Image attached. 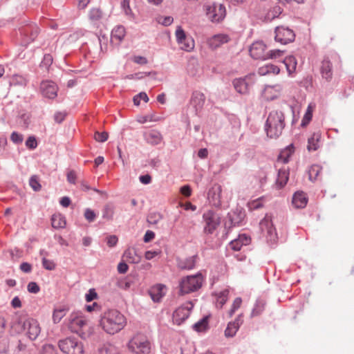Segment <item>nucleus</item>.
Returning <instances> with one entry per match:
<instances>
[{
    "label": "nucleus",
    "mask_w": 354,
    "mask_h": 354,
    "mask_svg": "<svg viewBox=\"0 0 354 354\" xmlns=\"http://www.w3.org/2000/svg\"><path fill=\"white\" fill-rule=\"evenodd\" d=\"M293 31L283 26L277 27L275 30V40L282 44H286L295 39Z\"/></svg>",
    "instance_id": "obj_13"
},
{
    "label": "nucleus",
    "mask_w": 354,
    "mask_h": 354,
    "mask_svg": "<svg viewBox=\"0 0 354 354\" xmlns=\"http://www.w3.org/2000/svg\"><path fill=\"white\" fill-rule=\"evenodd\" d=\"M126 35L125 28L122 26H115L111 31V42L115 44H119L124 38Z\"/></svg>",
    "instance_id": "obj_22"
},
{
    "label": "nucleus",
    "mask_w": 354,
    "mask_h": 354,
    "mask_svg": "<svg viewBox=\"0 0 354 354\" xmlns=\"http://www.w3.org/2000/svg\"><path fill=\"white\" fill-rule=\"evenodd\" d=\"M265 303L262 301H257L252 309L250 317H254L260 315L264 310Z\"/></svg>",
    "instance_id": "obj_40"
},
{
    "label": "nucleus",
    "mask_w": 354,
    "mask_h": 354,
    "mask_svg": "<svg viewBox=\"0 0 354 354\" xmlns=\"http://www.w3.org/2000/svg\"><path fill=\"white\" fill-rule=\"evenodd\" d=\"M203 218L205 221L204 232L212 234L220 225L221 218L219 216L212 211H207L203 214Z\"/></svg>",
    "instance_id": "obj_7"
},
{
    "label": "nucleus",
    "mask_w": 354,
    "mask_h": 354,
    "mask_svg": "<svg viewBox=\"0 0 354 354\" xmlns=\"http://www.w3.org/2000/svg\"><path fill=\"white\" fill-rule=\"evenodd\" d=\"M39 32V28L35 25L31 24L26 26L21 30V33L27 37V41H32L37 37Z\"/></svg>",
    "instance_id": "obj_27"
},
{
    "label": "nucleus",
    "mask_w": 354,
    "mask_h": 354,
    "mask_svg": "<svg viewBox=\"0 0 354 354\" xmlns=\"http://www.w3.org/2000/svg\"><path fill=\"white\" fill-rule=\"evenodd\" d=\"M97 297V293L94 289L89 290L88 292L86 295V300L89 302L93 301Z\"/></svg>",
    "instance_id": "obj_63"
},
{
    "label": "nucleus",
    "mask_w": 354,
    "mask_h": 354,
    "mask_svg": "<svg viewBox=\"0 0 354 354\" xmlns=\"http://www.w3.org/2000/svg\"><path fill=\"white\" fill-rule=\"evenodd\" d=\"M27 288L29 292L35 294L39 292L40 290L39 286L35 282H30Z\"/></svg>",
    "instance_id": "obj_62"
},
{
    "label": "nucleus",
    "mask_w": 354,
    "mask_h": 354,
    "mask_svg": "<svg viewBox=\"0 0 354 354\" xmlns=\"http://www.w3.org/2000/svg\"><path fill=\"white\" fill-rule=\"evenodd\" d=\"M281 12V8L279 6H274L267 12L265 19L267 21H272L277 17Z\"/></svg>",
    "instance_id": "obj_41"
},
{
    "label": "nucleus",
    "mask_w": 354,
    "mask_h": 354,
    "mask_svg": "<svg viewBox=\"0 0 354 354\" xmlns=\"http://www.w3.org/2000/svg\"><path fill=\"white\" fill-rule=\"evenodd\" d=\"M142 100L145 102L149 101V97L146 93L141 92L138 95L134 96L133 97V103L135 105L138 106L140 103V100Z\"/></svg>",
    "instance_id": "obj_48"
},
{
    "label": "nucleus",
    "mask_w": 354,
    "mask_h": 354,
    "mask_svg": "<svg viewBox=\"0 0 354 354\" xmlns=\"http://www.w3.org/2000/svg\"><path fill=\"white\" fill-rule=\"evenodd\" d=\"M206 14L212 21L219 22L225 17V8L222 4L214 3L207 6Z\"/></svg>",
    "instance_id": "obj_10"
},
{
    "label": "nucleus",
    "mask_w": 354,
    "mask_h": 354,
    "mask_svg": "<svg viewBox=\"0 0 354 354\" xmlns=\"http://www.w3.org/2000/svg\"><path fill=\"white\" fill-rule=\"evenodd\" d=\"M59 349L66 354H83V344L75 337H67L58 342Z\"/></svg>",
    "instance_id": "obj_6"
},
{
    "label": "nucleus",
    "mask_w": 354,
    "mask_h": 354,
    "mask_svg": "<svg viewBox=\"0 0 354 354\" xmlns=\"http://www.w3.org/2000/svg\"><path fill=\"white\" fill-rule=\"evenodd\" d=\"M194 307L191 301H187L180 307L178 308L173 313V321L175 324L180 325L188 318L190 311Z\"/></svg>",
    "instance_id": "obj_12"
},
{
    "label": "nucleus",
    "mask_w": 354,
    "mask_h": 354,
    "mask_svg": "<svg viewBox=\"0 0 354 354\" xmlns=\"http://www.w3.org/2000/svg\"><path fill=\"white\" fill-rule=\"evenodd\" d=\"M321 133L319 132L314 133L308 140L307 149L309 151H315L319 147V140Z\"/></svg>",
    "instance_id": "obj_33"
},
{
    "label": "nucleus",
    "mask_w": 354,
    "mask_h": 354,
    "mask_svg": "<svg viewBox=\"0 0 354 354\" xmlns=\"http://www.w3.org/2000/svg\"><path fill=\"white\" fill-rule=\"evenodd\" d=\"M280 69L278 66L273 64H266L259 68L258 73L260 75H266L268 74L277 75Z\"/></svg>",
    "instance_id": "obj_34"
},
{
    "label": "nucleus",
    "mask_w": 354,
    "mask_h": 354,
    "mask_svg": "<svg viewBox=\"0 0 354 354\" xmlns=\"http://www.w3.org/2000/svg\"><path fill=\"white\" fill-rule=\"evenodd\" d=\"M283 52L280 50H270L269 53H267V59H274L280 57L283 55Z\"/></svg>",
    "instance_id": "obj_58"
},
{
    "label": "nucleus",
    "mask_w": 354,
    "mask_h": 354,
    "mask_svg": "<svg viewBox=\"0 0 354 354\" xmlns=\"http://www.w3.org/2000/svg\"><path fill=\"white\" fill-rule=\"evenodd\" d=\"M176 41L183 50L191 52L195 46L194 40L187 37L180 26H178L175 32Z\"/></svg>",
    "instance_id": "obj_9"
},
{
    "label": "nucleus",
    "mask_w": 354,
    "mask_h": 354,
    "mask_svg": "<svg viewBox=\"0 0 354 354\" xmlns=\"http://www.w3.org/2000/svg\"><path fill=\"white\" fill-rule=\"evenodd\" d=\"M250 243V238L245 234L239 235V237L230 243V247L234 251H239L243 245H247Z\"/></svg>",
    "instance_id": "obj_26"
},
{
    "label": "nucleus",
    "mask_w": 354,
    "mask_h": 354,
    "mask_svg": "<svg viewBox=\"0 0 354 354\" xmlns=\"http://www.w3.org/2000/svg\"><path fill=\"white\" fill-rule=\"evenodd\" d=\"M41 354H56L55 348L51 344H46L42 348Z\"/></svg>",
    "instance_id": "obj_56"
},
{
    "label": "nucleus",
    "mask_w": 354,
    "mask_h": 354,
    "mask_svg": "<svg viewBox=\"0 0 354 354\" xmlns=\"http://www.w3.org/2000/svg\"><path fill=\"white\" fill-rule=\"evenodd\" d=\"M289 177V171L288 168L283 167L279 169L277 178V185L280 187H283L288 180Z\"/></svg>",
    "instance_id": "obj_31"
},
{
    "label": "nucleus",
    "mask_w": 354,
    "mask_h": 354,
    "mask_svg": "<svg viewBox=\"0 0 354 354\" xmlns=\"http://www.w3.org/2000/svg\"><path fill=\"white\" fill-rule=\"evenodd\" d=\"M294 153V147L292 145L288 146L286 148L283 149L277 158L276 167H279V164H284L288 162L289 158Z\"/></svg>",
    "instance_id": "obj_28"
},
{
    "label": "nucleus",
    "mask_w": 354,
    "mask_h": 354,
    "mask_svg": "<svg viewBox=\"0 0 354 354\" xmlns=\"http://www.w3.org/2000/svg\"><path fill=\"white\" fill-rule=\"evenodd\" d=\"M26 145L30 149H34L37 147V142L34 136H30L26 142Z\"/></svg>",
    "instance_id": "obj_57"
},
{
    "label": "nucleus",
    "mask_w": 354,
    "mask_h": 354,
    "mask_svg": "<svg viewBox=\"0 0 354 354\" xmlns=\"http://www.w3.org/2000/svg\"><path fill=\"white\" fill-rule=\"evenodd\" d=\"M126 325L124 316L116 310H109L101 316L100 326L108 334L114 335Z\"/></svg>",
    "instance_id": "obj_1"
},
{
    "label": "nucleus",
    "mask_w": 354,
    "mask_h": 354,
    "mask_svg": "<svg viewBox=\"0 0 354 354\" xmlns=\"http://www.w3.org/2000/svg\"><path fill=\"white\" fill-rule=\"evenodd\" d=\"M29 185L35 192H39L41 189V185L39 183V178L37 175H33L30 178Z\"/></svg>",
    "instance_id": "obj_42"
},
{
    "label": "nucleus",
    "mask_w": 354,
    "mask_h": 354,
    "mask_svg": "<svg viewBox=\"0 0 354 354\" xmlns=\"http://www.w3.org/2000/svg\"><path fill=\"white\" fill-rule=\"evenodd\" d=\"M242 322L241 315H239L234 322H229L225 330V336L226 337H234L240 326L242 324Z\"/></svg>",
    "instance_id": "obj_20"
},
{
    "label": "nucleus",
    "mask_w": 354,
    "mask_h": 354,
    "mask_svg": "<svg viewBox=\"0 0 354 354\" xmlns=\"http://www.w3.org/2000/svg\"><path fill=\"white\" fill-rule=\"evenodd\" d=\"M205 281V277L201 272L188 275L180 279L179 281L180 295L189 294L201 288Z\"/></svg>",
    "instance_id": "obj_4"
},
{
    "label": "nucleus",
    "mask_w": 354,
    "mask_h": 354,
    "mask_svg": "<svg viewBox=\"0 0 354 354\" xmlns=\"http://www.w3.org/2000/svg\"><path fill=\"white\" fill-rule=\"evenodd\" d=\"M24 330L26 331V335L31 340H35L41 333V327L37 320L28 318L24 321L22 324Z\"/></svg>",
    "instance_id": "obj_11"
},
{
    "label": "nucleus",
    "mask_w": 354,
    "mask_h": 354,
    "mask_svg": "<svg viewBox=\"0 0 354 354\" xmlns=\"http://www.w3.org/2000/svg\"><path fill=\"white\" fill-rule=\"evenodd\" d=\"M221 192L222 189L219 185H215L209 191L208 199L209 202L215 207H220L221 205Z\"/></svg>",
    "instance_id": "obj_19"
},
{
    "label": "nucleus",
    "mask_w": 354,
    "mask_h": 354,
    "mask_svg": "<svg viewBox=\"0 0 354 354\" xmlns=\"http://www.w3.org/2000/svg\"><path fill=\"white\" fill-rule=\"evenodd\" d=\"M109 135L106 132H95L94 138L97 142H105L108 139Z\"/></svg>",
    "instance_id": "obj_54"
},
{
    "label": "nucleus",
    "mask_w": 354,
    "mask_h": 354,
    "mask_svg": "<svg viewBox=\"0 0 354 354\" xmlns=\"http://www.w3.org/2000/svg\"><path fill=\"white\" fill-rule=\"evenodd\" d=\"M10 140L16 144L21 143L23 141V136L17 132H12L10 136Z\"/></svg>",
    "instance_id": "obj_59"
},
{
    "label": "nucleus",
    "mask_w": 354,
    "mask_h": 354,
    "mask_svg": "<svg viewBox=\"0 0 354 354\" xmlns=\"http://www.w3.org/2000/svg\"><path fill=\"white\" fill-rule=\"evenodd\" d=\"M114 214V207L111 204H106L102 209V218L111 220Z\"/></svg>",
    "instance_id": "obj_39"
},
{
    "label": "nucleus",
    "mask_w": 354,
    "mask_h": 354,
    "mask_svg": "<svg viewBox=\"0 0 354 354\" xmlns=\"http://www.w3.org/2000/svg\"><path fill=\"white\" fill-rule=\"evenodd\" d=\"M205 95L200 91H194L191 98V104L194 107L196 112L201 110L205 104Z\"/></svg>",
    "instance_id": "obj_23"
},
{
    "label": "nucleus",
    "mask_w": 354,
    "mask_h": 354,
    "mask_svg": "<svg viewBox=\"0 0 354 354\" xmlns=\"http://www.w3.org/2000/svg\"><path fill=\"white\" fill-rule=\"evenodd\" d=\"M322 168L318 165H313L308 170L309 179L312 181L319 180V176Z\"/></svg>",
    "instance_id": "obj_38"
},
{
    "label": "nucleus",
    "mask_w": 354,
    "mask_h": 354,
    "mask_svg": "<svg viewBox=\"0 0 354 354\" xmlns=\"http://www.w3.org/2000/svg\"><path fill=\"white\" fill-rule=\"evenodd\" d=\"M51 223L53 228L60 229L65 227L66 221L64 216L59 213H57L52 216Z\"/></svg>",
    "instance_id": "obj_32"
},
{
    "label": "nucleus",
    "mask_w": 354,
    "mask_h": 354,
    "mask_svg": "<svg viewBox=\"0 0 354 354\" xmlns=\"http://www.w3.org/2000/svg\"><path fill=\"white\" fill-rule=\"evenodd\" d=\"M66 312L64 309H56L53 314V320L54 323H58L65 316Z\"/></svg>",
    "instance_id": "obj_44"
},
{
    "label": "nucleus",
    "mask_w": 354,
    "mask_h": 354,
    "mask_svg": "<svg viewBox=\"0 0 354 354\" xmlns=\"http://www.w3.org/2000/svg\"><path fill=\"white\" fill-rule=\"evenodd\" d=\"M252 77L253 75H250L244 78L235 79L233 81L235 90L239 93H247L248 92V86L249 84L252 82Z\"/></svg>",
    "instance_id": "obj_16"
},
{
    "label": "nucleus",
    "mask_w": 354,
    "mask_h": 354,
    "mask_svg": "<svg viewBox=\"0 0 354 354\" xmlns=\"http://www.w3.org/2000/svg\"><path fill=\"white\" fill-rule=\"evenodd\" d=\"M118 241V239L115 235H110L106 237V244L110 248L116 245Z\"/></svg>",
    "instance_id": "obj_60"
},
{
    "label": "nucleus",
    "mask_w": 354,
    "mask_h": 354,
    "mask_svg": "<svg viewBox=\"0 0 354 354\" xmlns=\"http://www.w3.org/2000/svg\"><path fill=\"white\" fill-rule=\"evenodd\" d=\"M230 38L228 35L225 34L216 35L207 41L209 46L212 49H216L221 45L226 44L229 41Z\"/></svg>",
    "instance_id": "obj_21"
},
{
    "label": "nucleus",
    "mask_w": 354,
    "mask_h": 354,
    "mask_svg": "<svg viewBox=\"0 0 354 354\" xmlns=\"http://www.w3.org/2000/svg\"><path fill=\"white\" fill-rule=\"evenodd\" d=\"M84 216L88 222H93L96 217V214L94 211L89 208L85 209Z\"/></svg>",
    "instance_id": "obj_53"
},
{
    "label": "nucleus",
    "mask_w": 354,
    "mask_h": 354,
    "mask_svg": "<svg viewBox=\"0 0 354 354\" xmlns=\"http://www.w3.org/2000/svg\"><path fill=\"white\" fill-rule=\"evenodd\" d=\"M102 11L99 8H93L89 12V18L91 20H99L102 18Z\"/></svg>",
    "instance_id": "obj_47"
},
{
    "label": "nucleus",
    "mask_w": 354,
    "mask_h": 354,
    "mask_svg": "<svg viewBox=\"0 0 354 354\" xmlns=\"http://www.w3.org/2000/svg\"><path fill=\"white\" fill-rule=\"evenodd\" d=\"M241 304L242 300L240 297H237L234 300L232 307L227 313L229 317H231L234 314L236 310L241 307Z\"/></svg>",
    "instance_id": "obj_43"
},
{
    "label": "nucleus",
    "mask_w": 354,
    "mask_h": 354,
    "mask_svg": "<svg viewBox=\"0 0 354 354\" xmlns=\"http://www.w3.org/2000/svg\"><path fill=\"white\" fill-rule=\"evenodd\" d=\"M144 137L148 143L153 145H158L162 140L161 133L158 131L154 129L145 132Z\"/></svg>",
    "instance_id": "obj_25"
},
{
    "label": "nucleus",
    "mask_w": 354,
    "mask_h": 354,
    "mask_svg": "<svg viewBox=\"0 0 354 354\" xmlns=\"http://www.w3.org/2000/svg\"><path fill=\"white\" fill-rule=\"evenodd\" d=\"M207 326V319L203 318L201 321L196 323L194 326V328L197 331H203L204 330Z\"/></svg>",
    "instance_id": "obj_49"
},
{
    "label": "nucleus",
    "mask_w": 354,
    "mask_h": 354,
    "mask_svg": "<svg viewBox=\"0 0 354 354\" xmlns=\"http://www.w3.org/2000/svg\"><path fill=\"white\" fill-rule=\"evenodd\" d=\"M98 354H119V352L114 345L106 343L99 348Z\"/></svg>",
    "instance_id": "obj_35"
},
{
    "label": "nucleus",
    "mask_w": 354,
    "mask_h": 354,
    "mask_svg": "<svg viewBox=\"0 0 354 354\" xmlns=\"http://www.w3.org/2000/svg\"><path fill=\"white\" fill-rule=\"evenodd\" d=\"M283 64H285L287 71L290 75L295 71L297 67V61L295 57H286L283 60Z\"/></svg>",
    "instance_id": "obj_36"
},
{
    "label": "nucleus",
    "mask_w": 354,
    "mask_h": 354,
    "mask_svg": "<svg viewBox=\"0 0 354 354\" xmlns=\"http://www.w3.org/2000/svg\"><path fill=\"white\" fill-rule=\"evenodd\" d=\"M180 193L186 197H189L192 194V189L189 185H184L180 188Z\"/></svg>",
    "instance_id": "obj_64"
},
{
    "label": "nucleus",
    "mask_w": 354,
    "mask_h": 354,
    "mask_svg": "<svg viewBox=\"0 0 354 354\" xmlns=\"http://www.w3.org/2000/svg\"><path fill=\"white\" fill-rule=\"evenodd\" d=\"M135 253L133 250L128 249L124 252V256L130 263H137L138 259L133 257Z\"/></svg>",
    "instance_id": "obj_50"
},
{
    "label": "nucleus",
    "mask_w": 354,
    "mask_h": 354,
    "mask_svg": "<svg viewBox=\"0 0 354 354\" xmlns=\"http://www.w3.org/2000/svg\"><path fill=\"white\" fill-rule=\"evenodd\" d=\"M229 290L225 289L221 291L219 293L216 294V305L217 307L221 308L226 303L228 299Z\"/></svg>",
    "instance_id": "obj_37"
},
{
    "label": "nucleus",
    "mask_w": 354,
    "mask_h": 354,
    "mask_svg": "<svg viewBox=\"0 0 354 354\" xmlns=\"http://www.w3.org/2000/svg\"><path fill=\"white\" fill-rule=\"evenodd\" d=\"M282 87L280 85L266 86L262 95L267 100H272L281 95Z\"/></svg>",
    "instance_id": "obj_18"
},
{
    "label": "nucleus",
    "mask_w": 354,
    "mask_h": 354,
    "mask_svg": "<svg viewBox=\"0 0 354 354\" xmlns=\"http://www.w3.org/2000/svg\"><path fill=\"white\" fill-rule=\"evenodd\" d=\"M41 91L43 95L49 99H54L57 96V86L50 81H44L41 84Z\"/></svg>",
    "instance_id": "obj_15"
},
{
    "label": "nucleus",
    "mask_w": 354,
    "mask_h": 354,
    "mask_svg": "<svg viewBox=\"0 0 354 354\" xmlns=\"http://www.w3.org/2000/svg\"><path fill=\"white\" fill-rule=\"evenodd\" d=\"M248 205L250 209H257L261 207L263 204L261 203V199L258 198L249 203Z\"/></svg>",
    "instance_id": "obj_61"
},
{
    "label": "nucleus",
    "mask_w": 354,
    "mask_h": 354,
    "mask_svg": "<svg viewBox=\"0 0 354 354\" xmlns=\"http://www.w3.org/2000/svg\"><path fill=\"white\" fill-rule=\"evenodd\" d=\"M128 348L135 354H149L151 345L146 336L138 334L129 340Z\"/></svg>",
    "instance_id": "obj_5"
},
{
    "label": "nucleus",
    "mask_w": 354,
    "mask_h": 354,
    "mask_svg": "<svg viewBox=\"0 0 354 354\" xmlns=\"http://www.w3.org/2000/svg\"><path fill=\"white\" fill-rule=\"evenodd\" d=\"M11 84L13 85L24 86L26 84V80L21 75H15L11 78Z\"/></svg>",
    "instance_id": "obj_46"
},
{
    "label": "nucleus",
    "mask_w": 354,
    "mask_h": 354,
    "mask_svg": "<svg viewBox=\"0 0 354 354\" xmlns=\"http://www.w3.org/2000/svg\"><path fill=\"white\" fill-rule=\"evenodd\" d=\"M285 127L284 115L281 111H271L266 123L267 136L270 138H277L282 133Z\"/></svg>",
    "instance_id": "obj_3"
},
{
    "label": "nucleus",
    "mask_w": 354,
    "mask_h": 354,
    "mask_svg": "<svg viewBox=\"0 0 354 354\" xmlns=\"http://www.w3.org/2000/svg\"><path fill=\"white\" fill-rule=\"evenodd\" d=\"M156 21L158 24L167 26L173 23L174 19L171 16H158Z\"/></svg>",
    "instance_id": "obj_45"
},
{
    "label": "nucleus",
    "mask_w": 354,
    "mask_h": 354,
    "mask_svg": "<svg viewBox=\"0 0 354 354\" xmlns=\"http://www.w3.org/2000/svg\"><path fill=\"white\" fill-rule=\"evenodd\" d=\"M158 121V118H156L153 115H147L140 116L138 118V122L140 124H144L147 122Z\"/></svg>",
    "instance_id": "obj_55"
},
{
    "label": "nucleus",
    "mask_w": 354,
    "mask_h": 354,
    "mask_svg": "<svg viewBox=\"0 0 354 354\" xmlns=\"http://www.w3.org/2000/svg\"><path fill=\"white\" fill-rule=\"evenodd\" d=\"M69 330L78 334L82 338L90 337L94 332L88 319L82 313H72L68 318Z\"/></svg>",
    "instance_id": "obj_2"
},
{
    "label": "nucleus",
    "mask_w": 354,
    "mask_h": 354,
    "mask_svg": "<svg viewBox=\"0 0 354 354\" xmlns=\"http://www.w3.org/2000/svg\"><path fill=\"white\" fill-rule=\"evenodd\" d=\"M320 71L322 77L326 81H330L332 79V64L328 59L322 61Z\"/></svg>",
    "instance_id": "obj_29"
},
{
    "label": "nucleus",
    "mask_w": 354,
    "mask_h": 354,
    "mask_svg": "<svg viewBox=\"0 0 354 354\" xmlns=\"http://www.w3.org/2000/svg\"><path fill=\"white\" fill-rule=\"evenodd\" d=\"M166 292V286L161 283L154 285L149 290V294L151 299L155 302H159L165 295Z\"/></svg>",
    "instance_id": "obj_17"
},
{
    "label": "nucleus",
    "mask_w": 354,
    "mask_h": 354,
    "mask_svg": "<svg viewBox=\"0 0 354 354\" xmlns=\"http://www.w3.org/2000/svg\"><path fill=\"white\" fill-rule=\"evenodd\" d=\"M308 202L306 194L304 192H296L292 198V205L297 208H304Z\"/></svg>",
    "instance_id": "obj_30"
},
{
    "label": "nucleus",
    "mask_w": 354,
    "mask_h": 354,
    "mask_svg": "<svg viewBox=\"0 0 354 354\" xmlns=\"http://www.w3.org/2000/svg\"><path fill=\"white\" fill-rule=\"evenodd\" d=\"M259 225L261 230L265 234L267 240L271 243H274L277 239V234L273 226L271 216L266 215L261 221Z\"/></svg>",
    "instance_id": "obj_8"
},
{
    "label": "nucleus",
    "mask_w": 354,
    "mask_h": 354,
    "mask_svg": "<svg viewBox=\"0 0 354 354\" xmlns=\"http://www.w3.org/2000/svg\"><path fill=\"white\" fill-rule=\"evenodd\" d=\"M312 111H313L312 108L309 105L308 107L307 111H306V114L304 115L303 120L301 121L302 126H306L310 121V120L312 118Z\"/></svg>",
    "instance_id": "obj_52"
},
{
    "label": "nucleus",
    "mask_w": 354,
    "mask_h": 354,
    "mask_svg": "<svg viewBox=\"0 0 354 354\" xmlns=\"http://www.w3.org/2000/svg\"><path fill=\"white\" fill-rule=\"evenodd\" d=\"M196 256H192L184 259H178L177 260V266L180 270H192L196 266Z\"/></svg>",
    "instance_id": "obj_24"
},
{
    "label": "nucleus",
    "mask_w": 354,
    "mask_h": 354,
    "mask_svg": "<svg viewBox=\"0 0 354 354\" xmlns=\"http://www.w3.org/2000/svg\"><path fill=\"white\" fill-rule=\"evenodd\" d=\"M42 265L43 267L48 270H53L55 268V263L54 261L47 259L45 257L42 259Z\"/></svg>",
    "instance_id": "obj_51"
},
{
    "label": "nucleus",
    "mask_w": 354,
    "mask_h": 354,
    "mask_svg": "<svg viewBox=\"0 0 354 354\" xmlns=\"http://www.w3.org/2000/svg\"><path fill=\"white\" fill-rule=\"evenodd\" d=\"M266 45L261 41H256L253 43L250 48V55L254 59H267V53H266Z\"/></svg>",
    "instance_id": "obj_14"
}]
</instances>
